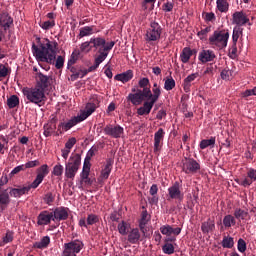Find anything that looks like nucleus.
Returning a JSON list of instances; mask_svg holds the SVG:
<instances>
[{"mask_svg": "<svg viewBox=\"0 0 256 256\" xmlns=\"http://www.w3.org/2000/svg\"><path fill=\"white\" fill-rule=\"evenodd\" d=\"M37 39L38 46L35 43L32 44V53L34 57L42 63L55 65L56 69H63L65 58H63V56L57 57V47H59V43L55 40H49L48 38H44L42 41L41 38Z\"/></svg>", "mask_w": 256, "mask_h": 256, "instance_id": "1", "label": "nucleus"}, {"mask_svg": "<svg viewBox=\"0 0 256 256\" xmlns=\"http://www.w3.org/2000/svg\"><path fill=\"white\" fill-rule=\"evenodd\" d=\"M149 94V101H144L141 108H137L138 116H145L151 113L153 106L157 103L158 99L161 96V86L158 83H154L152 91H146Z\"/></svg>", "mask_w": 256, "mask_h": 256, "instance_id": "2", "label": "nucleus"}, {"mask_svg": "<svg viewBox=\"0 0 256 256\" xmlns=\"http://www.w3.org/2000/svg\"><path fill=\"white\" fill-rule=\"evenodd\" d=\"M229 38V30H214V33L209 35V45H212L213 48L222 50L223 48H227Z\"/></svg>", "mask_w": 256, "mask_h": 256, "instance_id": "3", "label": "nucleus"}, {"mask_svg": "<svg viewBox=\"0 0 256 256\" xmlns=\"http://www.w3.org/2000/svg\"><path fill=\"white\" fill-rule=\"evenodd\" d=\"M23 95L26 97L27 101L34 103L41 107L45 103V90L35 86L34 88H24Z\"/></svg>", "mask_w": 256, "mask_h": 256, "instance_id": "4", "label": "nucleus"}, {"mask_svg": "<svg viewBox=\"0 0 256 256\" xmlns=\"http://www.w3.org/2000/svg\"><path fill=\"white\" fill-rule=\"evenodd\" d=\"M163 33V28L157 20H152L149 28L146 30L145 40L147 43H155L160 40Z\"/></svg>", "mask_w": 256, "mask_h": 256, "instance_id": "5", "label": "nucleus"}, {"mask_svg": "<svg viewBox=\"0 0 256 256\" xmlns=\"http://www.w3.org/2000/svg\"><path fill=\"white\" fill-rule=\"evenodd\" d=\"M115 40H110L109 43H107V40H105V45L102 46L99 50V55L95 58V62L93 66H90L88 70H96L99 68V65L103 63V60H106L107 56L109 55V51L114 48Z\"/></svg>", "mask_w": 256, "mask_h": 256, "instance_id": "6", "label": "nucleus"}, {"mask_svg": "<svg viewBox=\"0 0 256 256\" xmlns=\"http://www.w3.org/2000/svg\"><path fill=\"white\" fill-rule=\"evenodd\" d=\"M11 25H13V17L9 15V13L4 12L0 13V41H5V36L7 35V31L11 29Z\"/></svg>", "mask_w": 256, "mask_h": 256, "instance_id": "7", "label": "nucleus"}, {"mask_svg": "<svg viewBox=\"0 0 256 256\" xmlns=\"http://www.w3.org/2000/svg\"><path fill=\"white\" fill-rule=\"evenodd\" d=\"M81 164V155L80 154H73L70 156V159L68 160V164L66 165V176L74 177L77 174V171L79 169V166Z\"/></svg>", "mask_w": 256, "mask_h": 256, "instance_id": "8", "label": "nucleus"}, {"mask_svg": "<svg viewBox=\"0 0 256 256\" xmlns=\"http://www.w3.org/2000/svg\"><path fill=\"white\" fill-rule=\"evenodd\" d=\"M50 121L54 125H57L58 123V129L56 134L57 135H63L65 133V111L59 109L55 114H52L50 116Z\"/></svg>", "mask_w": 256, "mask_h": 256, "instance_id": "9", "label": "nucleus"}, {"mask_svg": "<svg viewBox=\"0 0 256 256\" xmlns=\"http://www.w3.org/2000/svg\"><path fill=\"white\" fill-rule=\"evenodd\" d=\"M84 244L81 240H73L72 242H66L65 244V256H77V253L81 252Z\"/></svg>", "mask_w": 256, "mask_h": 256, "instance_id": "10", "label": "nucleus"}, {"mask_svg": "<svg viewBox=\"0 0 256 256\" xmlns=\"http://www.w3.org/2000/svg\"><path fill=\"white\" fill-rule=\"evenodd\" d=\"M182 169L185 174H196L201 169V164L196 159L186 158L183 161Z\"/></svg>", "mask_w": 256, "mask_h": 256, "instance_id": "11", "label": "nucleus"}, {"mask_svg": "<svg viewBox=\"0 0 256 256\" xmlns=\"http://www.w3.org/2000/svg\"><path fill=\"white\" fill-rule=\"evenodd\" d=\"M168 199H176L180 203L184 200V192H182L180 182H174V184L168 188Z\"/></svg>", "mask_w": 256, "mask_h": 256, "instance_id": "12", "label": "nucleus"}, {"mask_svg": "<svg viewBox=\"0 0 256 256\" xmlns=\"http://www.w3.org/2000/svg\"><path fill=\"white\" fill-rule=\"evenodd\" d=\"M124 131V127L120 125L114 126L113 124H108L104 127V133H106L107 136H112L113 139H120Z\"/></svg>", "mask_w": 256, "mask_h": 256, "instance_id": "13", "label": "nucleus"}, {"mask_svg": "<svg viewBox=\"0 0 256 256\" xmlns=\"http://www.w3.org/2000/svg\"><path fill=\"white\" fill-rule=\"evenodd\" d=\"M9 189V195L10 197H23V195H29V191L31 189H36L35 186H33V183L26 185V186H18V188H8Z\"/></svg>", "mask_w": 256, "mask_h": 256, "instance_id": "14", "label": "nucleus"}, {"mask_svg": "<svg viewBox=\"0 0 256 256\" xmlns=\"http://www.w3.org/2000/svg\"><path fill=\"white\" fill-rule=\"evenodd\" d=\"M127 99L133 103V106H140L139 108H142L141 103L144 101V93H142L141 88H138L137 91L136 88H132V93H129Z\"/></svg>", "mask_w": 256, "mask_h": 256, "instance_id": "15", "label": "nucleus"}, {"mask_svg": "<svg viewBox=\"0 0 256 256\" xmlns=\"http://www.w3.org/2000/svg\"><path fill=\"white\" fill-rule=\"evenodd\" d=\"M49 175V166L47 164H43L41 167L37 169V176L35 180L32 182V187H39L41 183H43V179Z\"/></svg>", "mask_w": 256, "mask_h": 256, "instance_id": "16", "label": "nucleus"}, {"mask_svg": "<svg viewBox=\"0 0 256 256\" xmlns=\"http://www.w3.org/2000/svg\"><path fill=\"white\" fill-rule=\"evenodd\" d=\"M91 164L89 163L88 154H86L83 164V169L80 174L82 181L85 184H93V179H90Z\"/></svg>", "mask_w": 256, "mask_h": 256, "instance_id": "17", "label": "nucleus"}, {"mask_svg": "<svg viewBox=\"0 0 256 256\" xmlns=\"http://www.w3.org/2000/svg\"><path fill=\"white\" fill-rule=\"evenodd\" d=\"M36 79H37L36 87H38L39 89H42V91H45L47 87H49V85L53 83V78H51V76L44 75L41 72L37 74Z\"/></svg>", "mask_w": 256, "mask_h": 256, "instance_id": "18", "label": "nucleus"}, {"mask_svg": "<svg viewBox=\"0 0 256 256\" xmlns=\"http://www.w3.org/2000/svg\"><path fill=\"white\" fill-rule=\"evenodd\" d=\"M233 23H237L239 28H242L243 25H246L247 23L251 25L249 22V18L246 15V13H243V10H237L235 13H233Z\"/></svg>", "mask_w": 256, "mask_h": 256, "instance_id": "19", "label": "nucleus"}, {"mask_svg": "<svg viewBox=\"0 0 256 256\" xmlns=\"http://www.w3.org/2000/svg\"><path fill=\"white\" fill-rule=\"evenodd\" d=\"M216 53L214 50L210 49H203L200 50V53L198 55V59L201 61V63H209L211 60H215Z\"/></svg>", "mask_w": 256, "mask_h": 256, "instance_id": "20", "label": "nucleus"}, {"mask_svg": "<svg viewBox=\"0 0 256 256\" xmlns=\"http://www.w3.org/2000/svg\"><path fill=\"white\" fill-rule=\"evenodd\" d=\"M177 234H170L165 240V245H163L162 249L165 254H173L175 252V247L173 242H176Z\"/></svg>", "mask_w": 256, "mask_h": 256, "instance_id": "21", "label": "nucleus"}, {"mask_svg": "<svg viewBox=\"0 0 256 256\" xmlns=\"http://www.w3.org/2000/svg\"><path fill=\"white\" fill-rule=\"evenodd\" d=\"M160 232L161 234H165L166 239H168L171 234H181L182 227H172L171 224H162Z\"/></svg>", "mask_w": 256, "mask_h": 256, "instance_id": "22", "label": "nucleus"}, {"mask_svg": "<svg viewBox=\"0 0 256 256\" xmlns=\"http://www.w3.org/2000/svg\"><path fill=\"white\" fill-rule=\"evenodd\" d=\"M53 221V213L44 210L37 217V225H49Z\"/></svg>", "mask_w": 256, "mask_h": 256, "instance_id": "23", "label": "nucleus"}, {"mask_svg": "<svg viewBox=\"0 0 256 256\" xmlns=\"http://www.w3.org/2000/svg\"><path fill=\"white\" fill-rule=\"evenodd\" d=\"M79 55V50H73V53L71 54V57L69 58V61L67 63V68L71 70L72 75H74V73H79V71H77V68L74 67V64L77 63V60H79Z\"/></svg>", "mask_w": 256, "mask_h": 256, "instance_id": "24", "label": "nucleus"}, {"mask_svg": "<svg viewBox=\"0 0 256 256\" xmlns=\"http://www.w3.org/2000/svg\"><path fill=\"white\" fill-rule=\"evenodd\" d=\"M199 77V73H190L189 76L184 78L183 81V89L186 93H189L191 91L192 83L195 81L196 78Z\"/></svg>", "mask_w": 256, "mask_h": 256, "instance_id": "25", "label": "nucleus"}, {"mask_svg": "<svg viewBox=\"0 0 256 256\" xmlns=\"http://www.w3.org/2000/svg\"><path fill=\"white\" fill-rule=\"evenodd\" d=\"M215 219H211L210 217L206 220V222H202L201 230L203 234H209L210 232L215 231Z\"/></svg>", "mask_w": 256, "mask_h": 256, "instance_id": "26", "label": "nucleus"}, {"mask_svg": "<svg viewBox=\"0 0 256 256\" xmlns=\"http://www.w3.org/2000/svg\"><path fill=\"white\" fill-rule=\"evenodd\" d=\"M97 103L88 102L86 103V106L84 108V111H82L81 114V121H85L86 118L92 115L94 111H96Z\"/></svg>", "mask_w": 256, "mask_h": 256, "instance_id": "27", "label": "nucleus"}, {"mask_svg": "<svg viewBox=\"0 0 256 256\" xmlns=\"http://www.w3.org/2000/svg\"><path fill=\"white\" fill-rule=\"evenodd\" d=\"M9 203H11V198H9V192L7 190H3L0 192V211H5L7 207H9Z\"/></svg>", "mask_w": 256, "mask_h": 256, "instance_id": "28", "label": "nucleus"}, {"mask_svg": "<svg viewBox=\"0 0 256 256\" xmlns=\"http://www.w3.org/2000/svg\"><path fill=\"white\" fill-rule=\"evenodd\" d=\"M165 136L164 129H158L154 134V151H160L161 141H163Z\"/></svg>", "mask_w": 256, "mask_h": 256, "instance_id": "29", "label": "nucleus"}, {"mask_svg": "<svg viewBox=\"0 0 256 256\" xmlns=\"http://www.w3.org/2000/svg\"><path fill=\"white\" fill-rule=\"evenodd\" d=\"M149 83V78H140L139 86L141 89V93H143V101L144 98H148V101H150V95H148L147 93V91H151V88L148 87Z\"/></svg>", "mask_w": 256, "mask_h": 256, "instance_id": "30", "label": "nucleus"}, {"mask_svg": "<svg viewBox=\"0 0 256 256\" xmlns=\"http://www.w3.org/2000/svg\"><path fill=\"white\" fill-rule=\"evenodd\" d=\"M134 73L129 69V71H124V73H117L114 76L115 81H121L122 83H128L133 78Z\"/></svg>", "mask_w": 256, "mask_h": 256, "instance_id": "31", "label": "nucleus"}, {"mask_svg": "<svg viewBox=\"0 0 256 256\" xmlns=\"http://www.w3.org/2000/svg\"><path fill=\"white\" fill-rule=\"evenodd\" d=\"M141 238V232L138 230V227L133 228V230H130L128 232V242L131 244H137L140 241Z\"/></svg>", "mask_w": 256, "mask_h": 256, "instance_id": "32", "label": "nucleus"}, {"mask_svg": "<svg viewBox=\"0 0 256 256\" xmlns=\"http://www.w3.org/2000/svg\"><path fill=\"white\" fill-rule=\"evenodd\" d=\"M112 169H113V160L107 159L104 169H102L101 171L100 179H109Z\"/></svg>", "mask_w": 256, "mask_h": 256, "instance_id": "33", "label": "nucleus"}, {"mask_svg": "<svg viewBox=\"0 0 256 256\" xmlns=\"http://www.w3.org/2000/svg\"><path fill=\"white\" fill-rule=\"evenodd\" d=\"M96 33L95 25H84L83 28H80L78 38H86L88 35H93Z\"/></svg>", "mask_w": 256, "mask_h": 256, "instance_id": "34", "label": "nucleus"}, {"mask_svg": "<svg viewBox=\"0 0 256 256\" xmlns=\"http://www.w3.org/2000/svg\"><path fill=\"white\" fill-rule=\"evenodd\" d=\"M51 243V238L49 236H44L40 241L33 244V249H47Z\"/></svg>", "mask_w": 256, "mask_h": 256, "instance_id": "35", "label": "nucleus"}, {"mask_svg": "<svg viewBox=\"0 0 256 256\" xmlns=\"http://www.w3.org/2000/svg\"><path fill=\"white\" fill-rule=\"evenodd\" d=\"M53 221H61L65 219V208H56L54 211H51Z\"/></svg>", "mask_w": 256, "mask_h": 256, "instance_id": "36", "label": "nucleus"}, {"mask_svg": "<svg viewBox=\"0 0 256 256\" xmlns=\"http://www.w3.org/2000/svg\"><path fill=\"white\" fill-rule=\"evenodd\" d=\"M192 55V48H183L182 52L180 53V59L182 60V63H188Z\"/></svg>", "mask_w": 256, "mask_h": 256, "instance_id": "37", "label": "nucleus"}, {"mask_svg": "<svg viewBox=\"0 0 256 256\" xmlns=\"http://www.w3.org/2000/svg\"><path fill=\"white\" fill-rule=\"evenodd\" d=\"M243 35V28H240L238 23H235L233 28L232 40H235V45H237L239 38Z\"/></svg>", "mask_w": 256, "mask_h": 256, "instance_id": "38", "label": "nucleus"}, {"mask_svg": "<svg viewBox=\"0 0 256 256\" xmlns=\"http://www.w3.org/2000/svg\"><path fill=\"white\" fill-rule=\"evenodd\" d=\"M56 129H57V124H53V122H51L50 120L49 123L44 125V135L46 137H51V135H53V131H55Z\"/></svg>", "mask_w": 256, "mask_h": 256, "instance_id": "39", "label": "nucleus"}, {"mask_svg": "<svg viewBox=\"0 0 256 256\" xmlns=\"http://www.w3.org/2000/svg\"><path fill=\"white\" fill-rule=\"evenodd\" d=\"M90 43H92L93 48L98 49L99 53H100L101 48H103V45H105V43H106V39L105 38H90Z\"/></svg>", "mask_w": 256, "mask_h": 256, "instance_id": "40", "label": "nucleus"}, {"mask_svg": "<svg viewBox=\"0 0 256 256\" xmlns=\"http://www.w3.org/2000/svg\"><path fill=\"white\" fill-rule=\"evenodd\" d=\"M215 143V136H211L210 139H202V141H200V149H207L208 146H215Z\"/></svg>", "mask_w": 256, "mask_h": 256, "instance_id": "41", "label": "nucleus"}, {"mask_svg": "<svg viewBox=\"0 0 256 256\" xmlns=\"http://www.w3.org/2000/svg\"><path fill=\"white\" fill-rule=\"evenodd\" d=\"M75 143H77V139L75 136H71L70 139L66 141L65 144V156L67 157L68 154H70L71 149H73V146H75Z\"/></svg>", "mask_w": 256, "mask_h": 256, "instance_id": "42", "label": "nucleus"}, {"mask_svg": "<svg viewBox=\"0 0 256 256\" xmlns=\"http://www.w3.org/2000/svg\"><path fill=\"white\" fill-rule=\"evenodd\" d=\"M148 222V212L147 209H145L144 212H142V216L139 222V227L141 229V232H143L145 234V228H146V224Z\"/></svg>", "mask_w": 256, "mask_h": 256, "instance_id": "43", "label": "nucleus"}, {"mask_svg": "<svg viewBox=\"0 0 256 256\" xmlns=\"http://www.w3.org/2000/svg\"><path fill=\"white\" fill-rule=\"evenodd\" d=\"M7 105L9 109H15L19 105V97L17 95H12L7 99Z\"/></svg>", "mask_w": 256, "mask_h": 256, "instance_id": "44", "label": "nucleus"}, {"mask_svg": "<svg viewBox=\"0 0 256 256\" xmlns=\"http://www.w3.org/2000/svg\"><path fill=\"white\" fill-rule=\"evenodd\" d=\"M131 224L129 222L122 221L118 224V232L120 234H128Z\"/></svg>", "mask_w": 256, "mask_h": 256, "instance_id": "45", "label": "nucleus"}, {"mask_svg": "<svg viewBox=\"0 0 256 256\" xmlns=\"http://www.w3.org/2000/svg\"><path fill=\"white\" fill-rule=\"evenodd\" d=\"M176 81L175 78L170 76V78H166L164 83L165 91H173V88H175Z\"/></svg>", "mask_w": 256, "mask_h": 256, "instance_id": "46", "label": "nucleus"}, {"mask_svg": "<svg viewBox=\"0 0 256 256\" xmlns=\"http://www.w3.org/2000/svg\"><path fill=\"white\" fill-rule=\"evenodd\" d=\"M224 227H232V224H236V219L233 217V214H226L223 218Z\"/></svg>", "mask_w": 256, "mask_h": 256, "instance_id": "47", "label": "nucleus"}, {"mask_svg": "<svg viewBox=\"0 0 256 256\" xmlns=\"http://www.w3.org/2000/svg\"><path fill=\"white\" fill-rule=\"evenodd\" d=\"M234 237H231V236H225L223 237V240H222V247H226L228 249H231L232 247H234Z\"/></svg>", "mask_w": 256, "mask_h": 256, "instance_id": "48", "label": "nucleus"}, {"mask_svg": "<svg viewBox=\"0 0 256 256\" xmlns=\"http://www.w3.org/2000/svg\"><path fill=\"white\" fill-rule=\"evenodd\" d=\"M217 9L220 12H228L229 10L228 0H217Z\"/></svg>", "mask_w": 256, "mask_h": 256, "instance_id": "49", "label": "nucleus"}, {"mask_svg": "<svg viewBox=\"0 0 256 256\" xmlns=\"http://www.w3.org/2000/svg\"><path fill=\"white\" fill-rule=\"evenodd\" d=\"M208 33H211V25H207L206 28H202L201 30H198V38L200 40H205L207 38Z\"/></svg>", "mask_w": 256, "mask_h": 256, "instance_id": "50", "label": "nucleus"}, {"mask_svg": "<svg viewBox=\"0 0 256 256\" xmlns=\"http://www.w3.org/2000/svg\"><path fill=\"white\" fill-rule=\"evenodd\" d=\"M87 73H91V71H89V68H84V69H80V71H78V73H73V76H71V81H77V78H84V75H87Z\"/></svg>", "mask_w": 256, "mask_h": 256, "instance_id": "51", "label": "nucleus"}, {"mask_svg": "<svg viewBox=\"0 0 256 256\" xmlns=\"http://www.w3.org/2000/svg\"><path fill=\"white\" fill-rule=\"evenodd\" d=\"M81 122V114L80 116H74L73 119H70L69 121H67V124H65V129L66 131L68 130V128H72L73 126H76L77 123Z\"/></svg>", "mask_w": 256, "mask_h": 256, "instance_id": "52", "label": "nucleus"}, {"mask_svg": "<svg viewBox=\"0 0 256 256\" xmlns=\"http://www.w3.org/2000/svg\"><path fill=\"white\" fill-rule=\"evenodd\" d=\"M229 58L235 59L238 56V46H236L235 40H232V46L228 52Z\"/></svg>", "mask_w": 256, "mask_h": 256, "instance_id": "53", "label": "nucleus"}, {"mask_svg": "<svg viewBox=\"0 0 256 256\" xmlns=\"http://www.w3.org/2000/svg\"><path fill=\"white\" fill-rule=\"evenodd\" d=\"M97 222H100L99 214H88L87 227L88 225L97 224Z\"/></svg>", "mask_w": 256, "mask_h": 256, "instance_id": "54", "label": "nucleus"}, {"mask_svg": "<svg viewBox=\"0 0 256 256\" xmlns=\"http://www.w3.org/2000/svg\"><path fill=\"white\" fill-rule=\"evenodd\" d=\"M248 215V212L245 211V209H235L234 211V217H236V219H245Z\"/></svg>", "mask_w": 256, "mask_h": 256, "instance_id": "55", "label": "nucleus"}, {"mask_svg": "<svg viewBox=\"0 0 256 256\" xmlns=\"http://www.w3.org/2000/svg\"><path fill=\"white\" fill-rule=\"evenodd\" d=\"M40 27L44 29V31H49V29H53L55 27V21L54 20H48L45 22H42L40 24Z\"/></svg>", "mask_w": 256, "mask_h": 256, "instance_id": "56", "label": "nucleus"}, {"mask_svg": "<svg viewBox=\"0 0 256 256\" xmlns=\"http://www.w3.org/2000/svg\"><path fill=\"white\" fill-rule=\"evenodd\" d=\"M63 171V165L57 164L53 168L52 175H55V177H61V175H63Z\"/></svg>", "mask_w": 256, "mask_h": 256, "instance_id": "57", "label": "nucleus"}, {"mask_svg": "<svg viewBox=\"0 0 256 256\" xmlns=\"http://www.w3.org/2000/svg\"><path fill=\"white\" fill-rule=\"evenodd\" d=\"M13 235H15V233L13 231H7L5 236L2 238V241L5 245H7V243H12L13 242Z\"/></svg>", "mask_w": 256, "mask_h": 256, "instance_id": "58", "label": "nucleus"}, {"mask_svg": "<svg viewBox=\"0 0 256 256\" xmlns=\"http://www.w3.org/2000/svg\"><path fill=\"white\" fill-rule=\"evenodd\" d=\"M80 50H82V53H89L91 50V40H85L84 43H81Z\"/></svg>", "mask_w": 256, "mask_h": 256, "instance_id": "59", "label": "nucleus"}, {"mask_svg": "<svg viewBox=\"0 0 256 256\" xmlns=\"http://www.w3.org/2000/svg\"><path fill=\"white\" fill-rule=\"evenodd\" d=\"M237 247L239 252H246L247 242H245V240H243V238L240 237V239L238 240Z\"/></svg>", "mask_w": 256, "mask_h": 256, "instance_id": "60", "label": "nucleus"}, {"mask_svg": "<svg viewBox=\"0 0 256 256\" xmlns=\"http://www.w3.org/2000/svg\"><path fill=\"white\" fill-rule=\"evenodd\" d=\"M53 201H55V196L53 195V193L49 192L45 194L44 203H46V205H53Z\"/></svg>", "mask_w": 256, "mask_h": 256, "instance_id": "61", "label": "nucleus"}, {"mask_svg": "<svg viewBox=\"0 0 256 256\" xmlns=\"http://www.w3.org/2000/svg\"><path fill=\"white\" fill-rule=\"evenodd\" d=\"M231 75L232 71H230V69L224 68L223 71H221V78H223L224 81H229Z\"/></svg>", "mask_w": 256, "mask_h": 256, "instance_id": "62", "label": "nucleus"}, {"mask_svg": "<svg viewBox=\"0 0 256 256\" xmlns=\"http://www.w3.org/2000/svg\"><path fill=\"white\" fill-rule=\"evenodd\" d=\"M242 96H256V86L254 88H247V90L242 93Z\"/></svg>", "mask_w": 256, "mask_h": 256, "instance_id": "63", "label": "nucleus"}, {"mask_svg": "<svg viewBox=\"0 0 256 256\" xmlns=\"http://www.w3.org/2000/svg\"><path fill=\"white\" fill-rule=\"evenodd\" d=\"M248 177L250 178L251 184H253V181H256V169H249Z\"/></svg>", "mask_w": 256, "mask_h": 256, "instance_id": "64", "label": "nucleus"}]
</instances>
